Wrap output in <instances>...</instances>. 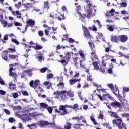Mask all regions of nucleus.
<instances>
[{"mask_svg": "<svg viewBox=\"0 0 129 129\" xmlns=\"http://www.w3.org/2000/svg\"><path fill=\"white\" fill-rule=\"evenodd\" d=\"M111 114H112L113 116L116 119H114L112 121L113 124H116L118 126L119 129H127L125 123L123 122L120 117L117 115V114L114 112L110 111Z\"/></svg>", "mask_w": 129, "mask_h": 129, "instance_id": "1", "label": "nucleus"}, {"mask_svg": "<svg viewBox=\"0 0 129 129\" xmlns=\"http://www.w3.org/2000/svg\"><path fill=\"white\" fill-rule=\"evenodd\" d=\"M30 86L34 88L35 91L39 93V92H43L44 90L43 88H42V85L40 84V80H35L34 81L33 80H31L29 83Z\"/></svg>", "mask_w": 129, "mask_h": 129, "instance_id": "2", "label": "nucleus"}, {"mask_svg": "<svg viewBox=\"0 0 129 129\" xmlns=\"http://www.w3.org/2000/svg\"><path fill=\"white\" fill-rule=\"evenodd\" d=\"M88 44H89V46L91 49V56H93L94 58L96 60H98V57L96 55V49H95V45H94V43H92L91 42H89Z\"/></svg>", "mask_w": 129, "mask_h": 129, "instance_id": "3", "label": "nucleus"}, {"mask_svg": "<svg viewBox=\"0 0 129 129\" xmlns=\"http://www.w3.org/2000/svg\"><path fill=\"white\" fill-rule=\"evenodd\" d=\"M29 45L27 46V48H33L35 50H42L43 49L42 45H40L38 43H35L33 41H30L29 43Z\"/></svg>", "mask_w": 129, "mask_h": 129, "instance_id": "4", "label": "nucleus"}, {"mask_svg": "<svg viewBox=\"0 0 129 129\" xmlns=\"http://www.w3.org/2000/svg\"><path fill=\"white\" fill-rule=\"evenodd\" d=\"M70 59H71V54H70V53L67 52L65 54L63 59L60 60L59 62L61 63L63 66H66V65L68 64V62H69Z\"/></svg>", "mask_w": 129, "mask_h": 129, "instance_id": "5", "label": "nucleus"}, {"mask_svg": "<svg viewBox=\"0 0 129 129\" xmlns=\"http://www.w3.org/2000/svg\"><path fill=\"white\" fill-rule=\"evenodd\" d=\"M110 106L115 109L119 108V109H122V107H123V104L122 103L116 100L115 101L112 102L110 104Z\"/></svg>", "mask_w": 129, "mask_h": 129, "instance_id": "6", "label": "nucleus"}, {"mask_svg": "<svg viewBox=\"0 0 129 129\" xmlns=\"http://www.w3.org/2000/svg\"><path fill=\"white\" fill-rule=\"evenodd\" d=\"M60 110V111H59ZM59 110L55 109V111L57 112V113L60 114L59 115H66L68 113L67 110L65 108V106L64 105H60L59 108ZM63 112L62 113L60 111H62Z\"/></svg>", "mask_w": 129, "mask_h": 129, "instance_id": "7", "label": "nucleus"}, {"mask_svg": "<svg viewBox=\"0 0 129 129\" xmlns=\"http://www.w3.org/2000/svg\"><path fill=\"white\" fill-rule=\"evenodd\" d=\"M83 31L84 35V37L87 39H91L92 38V36L90 34V32L87 27L84 26L83 27Z\"/></svg>", "mask_w": 129, "mask_h": 129, "instance_id": "8", "label": "nucleus"}, {"mask_svg": "<svg viewBox=\"0 0 129 129\" xmlns=\"http://www.w3.org/2000/svg\"><path fill=\"white\" fill-rule=\"evenodd\" d=\"M40 126L44 127L47 125H50L51 126H55V123H50L48 121H40L39 122Z\"/></svg>", "mask_w": 129, "mask_h": 129, "instance_id": "9", "label": "nucleus"}, {"mask_svg": "<svg viewBox=\"0 0 129 129\" xmlns=\"http://www.w3.org/2000/svg\"><path fill=\"white\" fill-rule=\"evenodd\" d=\"M79 19L81 21H84L85 20V17H87V18H89L90 17V13H88L87 15H86V13H81V12H78L77 13Z\"/></svg>", "mask_w": 129, "mask_h": 129, "instance_id": "10", "label": "nucleus"}, {"mask_svg": "<svg viewBox=\"0 0 129 129\" xmlns=\"http://www.w3.org/2000/svg\"><path fill=\"white\" fill-rule=\"evenodd\" d=\"M14 68L13 67L10 68L9 70V76H12L14 78V81H17V73L15 72H13Z\"/></svg>", "mask_w": 129, "mask_h": 129, "instance_id": "11", "label": "nucleus"}, {"mask_svg": "<svg viewBox=\"0 0 129 129\" xmlns=\"http://www.w3.org/2000/svg\"><path fill=\"white\" fill-rule=\"evenodd\" d=\"M128 37L126 35H119V42L121 43H125L127 42Z\"/></svg>", "mask_w": 129, "mask_h": 129, "instance_id": "12", "label": "nucleus"}, {"mask_svg": "<svg viewBox=\"0 0 129 129\" xmlns=\"http://www.w3.org/2000/svg\"><path fill=\"white\" fill-rule=\"evenodd\" d=\"M26 23L27 25L25 26V30L28 29V26L30 27V26H31V27H33V26L35 25V21L32 19H29L28 21H26Z\"/></svg>", "mask_w": 129, "mask_h": 129, "instance_id": "13", "label": "nucleus"}, {"mask_svg": "<svg viewBox=\"0 0 129 129\" xmlns=\"http://www.w3.org/2000/svg\"><path fill=\"white\" fill-rule=\"evenodd\" d=\"M80 81H81V79H71L69 80V84L70 85H74L76 82H80Z\"/></svg>", "mask_w": 129, "mask_h": 129, "instance_id": "14", "label": "nucleus"}, {"mask_svg": "<svg viewBox=\"0 0 129 129\" xmlns=\"http://www.w3.org/2000/svg\"><path fill=\"white\" fill-rule=\"evenodd\" d=\"M2 58L5 61H8V51L4 50L1 54Z\"/></svg>", "mask_w": 129, "mask_h": 129, "instance_id": "15", "label": "nucleus"}, {"mask_svg": "<svg viewBox=\"0 0 129 129\" xmlns=\"http://www.w3.org/2000/svg\"><path fill=\"white\" fill-rule=\"evenodd\" d=\"M111 41L114 43H118L119 42V36H112L111 37Z\"/></svg>", "mask_w": 129, "mask_h": 129, "instance_id": "16", "label": "nucleus"}, {"mask_svg": "<svg viewBox=\"0 0 129 129\" xmlns=\"http://www.w3.org/2000/svg\"><path fill=\"white\" fill-rule=\"evenodd\" d=\"M56 19L59 21H62V20H65V16L61 13H58L56 15Z\"/></svg>", "mask_w": 129, "mask_h": 129, "instance_id": "17", "label": "nucleus"}, {"mask_svg": "<svg viewBox=\"0 0 129 129\" xmlns=\"http://www.w3.org/2000/svg\"><path fill=\"white\" fill-rule=\"evenodd\" d=\"M63 80V78H61L60 82L57 84V87H59L61 89H63L65 87V83H64Z\"/></svg>", "mask_w": 129, "mask_h": 129, "instance_id": "18", "label": "nucleus"}, {"mask_svg": "<svg viewBox=\"0 0 129 129\" xmlns=\"http://www.w3.org/2000/svg\"><path fill=\"white\" fill-rule=\"evenodd\" d=\"M12 14L13 15V16H17V18H21L22 17V13H21V12L18 10L16 11V12L12 11Z\"/></svg>", "mask_w": 129, "mask_h": 129, "instance_id": "19", "label": "nucleus"}, {"mask_svg": "<svg viewBox=\"0 0 129 129\" xmlns=\"http://www.w3.org/2000/svg\"><path fill=\"white\" fill-rule=\"evenodd\" d=\"M73 61L75 66H77V65H78L79 62H81V60H80V58L77 57H73Z\"/></svg>", "mask_w": 129, "mask_h": 129, "instance_id": "20", "label": "nucleus"}, {"mask_svg": "<svg viewBox=\"0 0 129 129\" xmlns=\"http://www.w3.org/2000/svg\"><path fill=\"white\" fill-rule=\"evenodd\" d=\"M113 58V56H109L108 55H105L104 56L102 57V62H106V61H107V60H109V58Z\"/></svg>", "mask_w": 129, "mask_h": 129, "instance_id": "21", "label": "nucleus"}, {"mask_svg": "<svg viewBox=\"0 0 129 129\" xmlns=\"http://www.w3.org/2000/svg\"><path fill=\"white\" fill-rule=\"evenodd\" d=\"M9 88L11 90H14V89H16V85L15 84H13L12 83H9Z\"/></svg>", "mask_w": 129, "mask_h": 129, "instance_id": "22", "label": "nucleus"}, {"mask_svg": "<svg viewBox=\"0 0 129 129\" xmlns=\"http://www.w3.org/2000/svg\"><path fill=\"white\" fill-rule=\"evenodd\" d=\"M24 8L28 10V9H30V8H33V4L32 3H26L24 4Z\"/></svg>", "mask_w": 129, "mask_h": 129, "instance_id": "23", "label": "nucleus"}, {"mask_svg": "<svg viewBox=\"0 0 129 129\" xmlns=\"http://www.w3.org/2000/svg\"><path fill=\"white\" fill-rule=\"evenodd\" d=\"M79 55L80 56L81 59H83V61L85 60V54L83 53V51L80 50L79 51Z\"/></svg>", "mask_w": 129, "mask_h": 129, "instance_id": "24", "label": "nucleus"}, {"mask_svg": "<svg viewBox=\"0 0 129 129\" xmlns=\"http://www.w3.org/2000/svg\"><path fill=\"white\" fill-rule=\"evenodd\" d=\"M108 86L109 87V88H110L112 91H113V93H114V94H115V95H117V94L115 93V92L114 91V86H113V84H108Z\"/></svg>", "mask_w": 129, "mask_h": 129, "instance_id": "25", "label": "nucleus"}, {"mask_svg": "<svg viewBox=\"0 0 129 129\" xmlns=\"http://www.w3.org/2000/svg\"><path fill=\"white\" fill-rule=\"evenodd\" d=\"M110 66L111 67V68H109L107 70V72L109 74H112V73L113 72V71L112 70V68H113V67H114L113 66V64H112V63H111L110 64Z\"/></svg>", "mask_w": 129, "mask_h": 129, "instance_id": "26", "label": "nucleus"}, {"mask_svg": "<svg viewBox=\"0 0 129 129\" xmlns=\"http://www.w3.org/2000/svg\"><path fill=\"white\" fill-rule=\"evenodd\" d=\"M44 85H45V86H47V89H50V88H51V86H52V83L48 81H46L44 83Z\"/></svg>", "mask_w": 129, "mask_h": 129, "instance_id": "27", "label": "nucleus"}, {"mask_svg": "<svg viewBox=\"0 0 129 129\" xmlns=\"http://www.w3.org/2000/svg\"><path fill=\"white\" fill-rule=\"evenodd\" d=\"M96 90H94L93 94V95H97V96L99 97V98L100 99V100H101V101H103V98H102V96H101V95L96 94Z\"/></svg>", "mask_w": 129, "mask_h": 129, "instance_id": "28", "label": "nucleus"}, {"mask_svg": "<svg viewBox=\"0 0 129 129\" xmlns=\"http://www.w3.org/2000/svg\"><path fill=\"white\" fill-rule=\"evenodd\" d=\"M0 22L3 24L4 28H6V27H7V25H8V22L7 21L4 19H1Z\"/></svg>", "mask_w": 129, "mask_h": 129, "instance_id": "29", "label": "nucleus"}, {"mask_svg": "<svg viewBox=\"0 0 129 129\" xmlns=\"http://www.w3.org/2000/svg\"><path fill=\"white\" fill-rule=\"evenodd\" d=\"M44 9H47V10H49V9H50V6L49 5V2L48 1L44 2Z\"/></svg>", "mask_w": 129, "mask_h": 129, "instance_id": "30", "label": "nucleus"}, {"mask_svg": "<svg viewBox=\"0 0 129 129\" xmlns=\"http://www.w3.org/2000/svg\"><path fill=\"white\" fill-rule=\"evenodd\" d=\"M24 73H27L29 76H31L32 75V70L31 69H28L26 70L23 71Z\"/></svg>", "mask_w": 129, "mask_h": 129, "instance_id": "31", "label": "nucleus"}, {"mask_svg": "<svg viewBox=\"0 0 129 129\" xmlns=\"http://www.w3.org/2000/svg\"><path fill=\"white\" fill-rule=\"evenodd\" d=\"M90 118L91 121H92L93 123L94 124V125H97V122H96V120H95V119H94V117L90 116Z\"/></svg>", "mask_w": 129, "mask_h": 129, "instance_id": "32", "label": "nucleus"}, {"mask_svg": "<svg viewBox=\"0 0 129 129\" xmlns=\"http://www.w3.org/2000/svg\"><path fill=\"white\" fill-rule=\"evenodd\" d=\"M83 125V124H75L74 125V128L75 129H80V126H82Z\"/></svg>", "mask_w": 129, "mask_h": 129, "instance_id": "33", "label": "nucleus"}, {"mask_svg": "<svg viewBox=\"0 0 129 129\" xmlns=\"http://www.w3.org/2000/svg\"><path fill=\"white\" fill-rule=\"evenodd\" d=\"M123 2L120 3V6L121 7L126 8L127 7V3L126 2H124L125 1H122Z\"/></svg>", "mask_w": 129, "mask_h": 129, "instance_id": "34", "label": "nucleus"}, {"mask_svg": "<svg viewBox=\"0 0 129 129\" xmlns=\"http://www.w3.org/2000/svg\"><path fill=\"white\" fill-rule=\"evenodd\" d=\"M71 125H72V124L67 122L66 125H64V129H71Z\"/></svg>", "mask_w": 129, "mask_h": 129, "instance_id": "35", "label": "nucleus"}, {"mask_svg": "<svg viewBox=\"0 0 129 129\" xmlns=\"http://www.w3.org/2000/svg\"><path fill=\"white\" fill-rule=\"evenodd\" d=\"M50 30H51L50 27H48L47 29L44 30V33H45L46 36H48L49 33H50Z\"/></svg>", "mask_w": 129, "mask_h": 129, "instance_id": "36", "label": "nucleus"}, {"mask_svg": "<svg viewBox=\"0 0 129 129\" xmlns=\"http://www.w3.org/2000/svg\"><path fill=\"white\" fill-rule=\"evenodd\" d=\"M9 58L11 60H15V59H16V58H18V56L15 55H9Z\"/></svg>", "mask_w": 129, "mask_h": 129, "instance_id": "37", "label": "nucleus"}, {"mask_svg": "<svg viewBox=\"0 0 129 129\" xmlns=\"http://www.w3.org/2000/svg\"><path fill=\"white\" fill-rule=\"evenodd\" d=\"M105 69H106L105 67H103V66H100V70L101 72H102V73H105Z\"/></svg>", "mask_w": 129, "mask_h": 129, "instance_id": "38", "label": "nucleus"}, {"mask_svg": "<svg viewBox=\"0 0 129 129\" xmlns=\"http://www.w3.org/2000/svg\"><path fill=\"white\" fill-rule=\"evenodd\" d=\"M67 95H68L69 97H73L74 96V94H73V92L71 91H68L67 93Z\"/></svg>", "mask_w": 129, "mask_h": 129, "instance_id": "39", "label": "nucleus"}, {"mask_svg": "<svg viewBox=\"0 0 129 129\" xmlns=\"http://www.w3.org/2000/svg\"><path fill=\"white\" fill-rule=\"evenodd\" d=\"M92 65H93L94 68H95V69H99V66H98V63H97V61L94 62L92 63Z\"/></svg>", "mask_w": 129, "mask_h": 129, "instance_id": "40", "label": "nucleus"}, {"mask_svg": "<svg viewBox=\"0 0 129 129\" xmlns=\"http://www.w3.org/2000/svg\"><path fill=\"white\" fill-rule=\"evenodd\" d=\"M106 16L107 17H113V16H114V14L112 13L110 11H108L106 13Z\"/></svg>", "mask_w": 129, "mask_h": 129, "instance_id": "41", "label": "nucleus"}, {"mask_svg": "<svg viewBox=\"0 0 129 129\" xmlns=\"http://www.w3.org/2000/svg\"><path fill=\"white\" fill-rule=\"evenodd\" d=\"M48 106V105H47V104H45V103H40V107H42V108H47Z\"/></svg>", "mask_w": 129, "mask_h": 129, "instance_id": "42", "label": "nucleus"}, {"mask_svg": "<svg viewBox=\"0 0 129 129\" xmlns=\"http://www.w3.org/2000/svg\"><path fill=\"white\" fill-rule=\"evenodd\" d=\"M22 94H23L24 96H29V93L27 91H20Z\"/></svg>", "mask_w": 129, "mask_h": 129, "instance_id": "43", "label": "nucleus"}, {"mask_svg": "<svg viewBox=\"0 0 129 129\" xmlns=\"http://www.w3.org/2000/svg\"><path fill=\"white\" fill-rule=\"evenodd\" d=\"M107 29L110 31V32H113L114 31V28L111 25H108Z\"/></svg>", "mask_w": 129, "mask_h": 129, "instance_id": "44", "label": "nucleus"}, {"mask_svg": "<svg viewBox=\"0 0 129 129\" xmlns=\"http://www.w3.org/2000/svg\"><path fill=\"white\" fill-rule=\"evenodd\" d=\"M48 69L49 68L47 67H44L41 69L40 72H41V73H45V72H46L47 70H48Z\"/></svg>", "mask_w": 129, "mask_h": 129, "instance_id": "45", "label": "nucleus"}, {"mask_svg": "<svg viewBox=\"0 0 129 129\" xmlns=\"http://www.w3.org/2000/svg\"><path fill=\"white\" fill-rule=\"evenodd\" d=\"M79 75H80L79 72H76L75 75L73 76V79H76V78H78V77H79Z\"/></svg>", "mask_w": 129, "mask_h": 129, "instance_id": "46", "label": "nucleus"}, {"mask_svg": "<svg viewBox=\"0 0 129 129\" xmlns=\"http://www.w3.org/2000/svg\"><path fill=\"white\" fill-rule=\"evenodd\" d=\"M106 89H101V92H102V93H105L103 94V97H104V96H105L106 95H108V94H106Z\"/></svg>", "mask_w": 129, "mask_h": 129, "instance_id": "47", "label": "nucleus"}, {"mask_svg": "<svg viewBox=\"0 0 129 129\" xmlns=\"http://www.w3.org/2000/svg\"><path fill=\"white\" fill-rule=\"evenodd\" d=\"M11 42H12L13 43H14L16 45H20V43L19 42V41H18L17 40H16V39H15L14 38H12L11 39Z\"/></svg>", "mask_w": 129, "mask_h": 129, "instance_id": "48", "label": "nucleus"}, {"mask_svg": "<svg viewBox=\"0 0 129 129\" xmlns=\"http://www.w3.org/2000/svg\"><path fill=\"white\" fill-rule=\"evenodd\" d=\"M54 77V75L52 73L49 74L47 75V79H50V78H53Z\"/></svg>", "mask_w": 129, "mask_h": 129, "instance_id": "49", "label": "nucleus"}, {"mask_svg": "<svg viewBox=\"0 0 129 129\" xmlns=\"http://www.w3.org/2000/svg\"><path fill=\"white\" fill-rule=\"evenodd\" d=\"M80 10H81V5L77 6L76 7V9L77 13L80 12V11H80Z\"/></svg>", "mask_w": 129, "mask_h": 129, "instance_id": "50", "label": "nucleus"}, {"mask_svg": "<svg viewBox=\"0 0 129 129\" xmlns=\"http://www.w3.org/2000/svg\"><path fill=\"white\" fill-rule=\"evenodd\" d=\"M49 113H52V112H53V108L51 107H49L48 108H46Z\"/></svg>", "mask_w": 129, "mask_h": 129, "instance_id": "51", "label": "nucleus"}, {"mask_svg": "<svg viewBox=\"0 0 129 129\" xmlns=\"http://www.w3.org/2000/svg\"><path fill=\"white\" fill-rule=\"evenodd\" d=\"M4 112H5V113L6 114H7L8 115H10L11 114V112H10V111L7 109H4Z\"/></svg>", "mask_w": 129, "mask_h": 129, "instance_id": "52", "label": "nucleus"}, {"mask_svg": "<svg viewBox=\"0 0 129 129\" xmlns=\"http://www.w3.org/2000/svg\"><path fill=\"white\" fill-rule=\"evenodd\" d=\"M38 35L40 37H43L44 36V32L42 30H39L38 31Z\"/></svg>", "mask_w": 129, "mask_h": 129, "instance_id": "53", "label": "nucleus"}, {"mask_svg": "<svg viewBox=\"0 0 129 129\" xmlns=\"http://www.w3.org/2000/svg\"><path fill=\"white\" fill-rule=\"evenodd\" d=\"M13 98H18L19 97V95H18V93H13Z\"/></svg>", "mask_w": 129, "mask_h": 129, "instance_id": "54", "label": "nucleus"}, {"mask_svg": "<svg viewBox=\"0 0 129 129\" xmlns=\"http://www.w3.org/2000/svg\"><path fill=\"white\" fill-rule=\"evenodd\" d=\"M98 119H104V118H103V115L102 114V113H100L99 115V116L98 117Z\"/></svg>", "mask_w": 129, "mask_h": 129, "instance_id": "55", "label": "nucleus"}, {"mask_svg": "<svg viewBox=\"0 0 129 129\" xmlns=\"http://www.w3.org/2000/svg\"><path fill=\"white\" fill-rule=\"evenodd\" d=\"M21 2H19L18 3V4H16L15 5V7H16V8H21Z\"/></svg>", "mask_w": 129, "mask_h": 129, "instance_id": "56", "label": "nucleus"}, {"mask_svg": "<svg viewBox=\"0 0 129 129\" xmlns=\"http://www.w3.org/2000/svg\"><path fill=\"white\" fill-rule=\"evenodd\" d=\"M95 22H96L99 26V28H101V24L100 23V21H99V20H97L96 21H94V23H95Z\"/></svg>", "mask_w": 129, "mask_h": 129, "instance_id": "57", "label": "nucleus"}, {"mask_svg": "<svg viewBox=\"0 0 129 129\" xmlns=\"http://www.w3.org/2000/svg\"><path fill=\"white\" fill-rule=\"evenodd\" d=\"M87 81H90V82H92V81H93L91 76H87Z\"/></svg>", "mask_w": 129, "mask_h": 129, "instance_id": "58", "label": "nucleus"}, {"mask_svg": "<svg viewBox=\"0 0 129 129\" xmlns=\"http://www.w3.org/2000/svg\"><path fill=\"white\" fill-rule=\"evenodd\" d=\"M92 7V4L89 3L88 5H87V8L89 9V11L90 10V9H91V7Z\"/></svg>", "mask_w": 129, "mask_h": 129, "instance_id": "59", "label": "nucleus"}, {"mask_svg": "<svg viewBox=\"0 0 129 129\" xmlns=\"http://www.w3.org/2000/svg\"><path fill=\"white\" fill-rule=\"evenodd\" d=\"M54 95H61V94L60 93V91H57L56 92H54L53 93Z\"/></svg>", "mask_w": 129, "mask_h": 129, "instance_id": "60", "label": "nucleus"}, {"mask_svg": "<svg viewBox=\"0 0 129 129\" xmlns=\"http://www.w3.org/2000/svg\"><path fill=\"white\" fill-rule=\"evenodd\" d=\"M69 43H74L75 42V41L74 40V39L70 38H69V40H68Z\"/></svg>", "mask_w": 129, "mask_h": 129, "instance_id": "61", "label": "nucleus"}, {"mask_svg": "<svg viewBox=\"0 0 129 129\" xmlns=\"http://www.w3.org/2000/svg\"><path fill=\"white\" fill-rule=\"evenodd\" d=\"M78 108V104H75L73 106L72 108L73 109H76L77 108Z\"/></svg>", "mask_w": 129, "mask_h": 129, "instance_id": "62", "label": "nucleus"}, {"mask_svg": "<svg viewBox=\"0 0 129 129\" xmlns=\"http://www.w3.org/2000/svg\"><path fill=\"white\" fill-rule=\"evenodd\" d=\"M0 94L1 95H5L6 94V91L3 90H0Z\"/></svg>", "mask_w": 129, "mask_h": 129, "instance_id": "63", "label": "nucleus"}, {"mask_svg": "<svg viewBox=\"0 0 129 129\" xmlns=\"http://www.w3.org/2000/svg\"><path fill=\"white\" fill-rule=\"evenodd\" d=\"M8 120H9V122H10V123H13V122H14V118L13 117L9 118Z\"/></svg>", "mask_w": 129, "mask_h": 129, "instance_id": "64", "label": "nucleus"}]
</instances>
